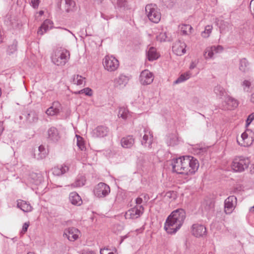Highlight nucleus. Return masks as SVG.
Returning <instances> with one entry per match:
<instances>
[{
	"label": "nucleus",
	"instance_id": "nucleus-47",
	"mask_svg": "<svg viewBox=\"0 0 254 254\" xmlns=\"http://www.w3.org/2000/svg\"><path fill=\"white\" fill-rule=\"evenodd\" d=\"M166 38L167 36L165 33H161L157 37L158 39L160 40V41H165Z\"/></svg>",
	"mask_w": 254,
	"mask_h": 254
},
{
	"label": "nucleus",
	"instance_id": "nucleus-18",
	"mask_svg": "<svg viewBox=\"0 0 254 254\" xmlns=\"http://www.w3.org/2000/svg\"><path fill=\"white\" fill-rule=\"evenodd\" d=\"M48 139L52 142H56L60 138L61 136L58 129L54 127H50L47 130Z\"/></svg>",
	"mask_w": 254,
	"mask_h": 254
},
{
	"label": "nucleus",
	"instance_id": "nucleus-20",
	"mask_svg": "<svg viewBox=\"0 0 254 254\" xmlns=\"http://www.w3.org/2000/svg\"><path fill=\"white\" fill-rule=\"evenodd\" d=\"M129 78L124 74H120L114 80L115 87L119 88H123L127 84Z\"/></svg>",
	"mask_w": 254,
	"mask_h": 254
},
{
	"label": "nucleus",
	"instance_id": "nucleus-1",
	"mask_svg": "<svg viewBox=\"0 0 254 254\" xmlns=\"http://www.w3.org/2000/svg\"><path fill=\"white\" fill-rule=\"evenodd\" d=\"M173 172L177 174L190 175L194 174L199 167L198 161L190 156H182L171 160Z\"/></svg>",
	"mask_w": 254,
	"mask_h": 254
},
{
	"label": "nucleus",
	"instance_id": "nucleus-54",
	"mask_svg": "<svg viewBox=\"0 0 254 254\" xmlns=\"http://www.w3.org/2000/svg\"><path fill=\"white\" fill-rule=\"evenodd\" d=\"M117 4L120 7L125 6L126 4L125 1L122 2V0H118Z\"/></svg>",
	"mask_w": 254,
	"mask_h": 254
},
{
	"label": "nucleus",
	"instance_id": "nucleus-51",
	"mask_svg": "<svg viewBox=\"0 0 254 254\" xmlns=\"http://www.w3.org/2000/svg\"><path fill=\"white\" fill-rule=\"evenodd\" d=\"M4 129V127L3 126V122L0 121V136L1 135Z\"/></svg>",
	"mask_w": 254,
	"mask_h": 254
},
{
	"label": "nucleus",
	"instance_id": "nucleus-7",
	"mask_svg": "<svg viewBox=\"0 0 254 254\" xmlns=\"http://www.w3.org/2000/svg\"><path fill=\"white\" fill-rule=\"evenodd\" d=\"M103 64L105 69L111 72L118 69L119 62L115 57L112 56H106L103 59Z\"/></svg>",
	"mask_w": 254,
	"mask_h": 254
},
{
	"label": "nucleus",
	"instance_id": "nucleus-32",
	"mask_svg": "<svg viewBox=\"0 0 254 254\" xmlns=\"http://www.w3.org/2000/svg\"><path fill=\"white\" fill-rule=\"evenodd\" d=\"M72 79V83L77 85H81L85 83V78L78 74L74 75Z\"/></svg>",
	"mask_w": 254,
	"mask_h": 254
},
{
	"label": "nucleus",
	"instance_id": "nucleus-44",
	"mask_svg": "<svg viewBox=\"0 0 254 254\" xmlns=\"http://www.w3.org/2000/svg\"><path fill=\"white\" fill-rule=\"evenodd\" d=\"M35 177H37V179L35 181L36 184H38L42 181V176L40 174L34 173L31 175V177L34 179Z\"/></svg>",
	"mask_w": 254,
	"mask_h": 254
},
{
	"label": "nucleus",
	"instance_id": "nucleus-28",
	"mask_svg": "<svg viewBox=\"0 0 254 254\" xmlns=\"http://www.w3.org/2000/svg\"><path fill=\"white\" fill-rule=\"evenodd\" d=\"M214 207V204L211 200H204L201 203V207L202 211L206 212L212 209Z\"/></svg>",
	"mask_w": 254,
	"mask_h": 254
},
{
	"label": "nucleus",
	"instance_id": "nucleus-15",
	"mask_svg": "<svg viewBox=\"0 0 254 254\" xmlns=\"http://www.w3.org/2000/svg\"><path fill=\"white\" fill-rule=\"evenodd\" d=\"M237 199L234 196H230L225 200V212L230 214L232 212L236 204Z\"/></svg>",
	"mask_w": 254,
	"mask_h": 254
},
{
	"label": "nucleus",
	"instance_id": "nucleus-4",
	"mask_svg": "<svg viewBox=\"0 0 254 254\" xmlns=\"http://www.w3.org/2000/svg\"><path fill=\"white\" fill-rule=\"evenodd\" d=\"M250 163L248 158L243 156H236L233 159L231 168L234 172H242L248 168Z\"/></svg>",
	"mask_w": 254,
	"mask_h": 254
},
{
	"label": "nucleus",
	"instance_id": "nucleus-16",
	"mask_svg": "<svg viewBox=\"0 0 254 254\" xmlns=\"http://www.w3.org/2000/svg\"><path fill=\"white\" fill-rule=\"evenodd\" d=\"M186 43L184 42L178 40L174 43L172 50L177 56H182L186 53Z\"/></svg>",
	"mask_w": 254,
	"mask_h": 254
},
{
	"label": "nucleus",
	"instance_id": "nucleus-56",
	"mask_svg": "<svg viewBox=\"0 0 254 254\" xmlns=\"http://www.w3.org/2000/svg\"><path fill=\"white\" fill-rule=\"evenodd\" d=\"M251 101L254 103V93L251 95Z\"/></svg>",
	"mask_w": 254,
	"mask_h": 254
},
{
	"label": "nucleus",
	"instance_id": "nucleus-19",
	"mask_svg": "<svg viewBox=\"0 0 254 254\" xmlns=\"http://www.w3.org/2000/svg\"><path fill=\"white\" fill-rule=\"evenodd\" d=\"M225 105H223V108L225 107V109L233 110L238 107L239 103L238 101L233 98V97L226 95L224 97Z\"/></svg>",
	"mask_w": 254,
	"mask_h": 254
},
{
	"label": "nucleus",
	"instance_id": "nucleus-36",
	"mask_svg": "<svg viewBox=\"0 0 254 254\" xmlns=\"http://www.w3.org/2000/svg\"><path fill=\"white\" fill-rule=\"evenodd\" d=\"M129 112L128 110L125 107H121L119 109L118 116L123 118V119H126L128 116Z\"/></svg>",
	"mask_w": 254,
	"mask_h": 254
},
{
	"label": "nucleus",
	"instance_id": "nucleus-62",
	"mask_svg": "<svg viewBox=\"0 0 254 254\" xmlns=\"http://www.w3.org/2000/svg\"><path fill=\"white\" fill-rule=\"evenodd\" d=\"M104 250H105V249H103V250H102V249H101V251H100V254H103V251H104Z\"/></svg>",
	"mask_w": 254,
	"mask_h": 254
},
{
	"label": "nucleus",
	"instance_id": "nucleus-5",
	"mask_svg": "<svg viewBox=\"0 0 254 254\" xmlns=\"http://www.w3.org/2000/svg\"><path fill=\"white\" fill-rule=\"evenodd\" d=\"M145 11L149 19L152 22L157 23L161 19V13L155 4H147Z\"/></svg>",
	"mask_w": 254,
	"mask_h": 254
},
{
	"label": "nucleus",
	"instance_id": "nucleus-37",
	"mask_svg": "<svg viewBox=\"0 0 254 254\" xmlns=\"http://www.w3.org/2000/svg\"><path fill=\"white\" fill-rule=\"evenodd\" d=\"M65 10L66 12L71 11L75 5V3L72 0H65Z\"/></svg>",
	"mask_w": 254,
	"mask_h": 254
},
{
	"label": "nucleus",
	"instance_id": "nucleus-41",
	"mask_svg": "<svg viewBox=\"0 0 254 254\" xmlns=\"http://www.w3.org/2000/svg\"><path fill=\"white\" fill-rule=\"evenodd\" d=\"M77 138V145L81 150H84L85 146L83 138L79 135H76Z\"/></svg>",
	"mask_w": 254,
	"mask_h": 254
},
{
	"label": "nucleus",
	"instance_id": "nucleus-3",
	"mask_svg": "<svg viewBox=\"0 0 254 254\" xmlns=\"http://www.w3.org/2000/svg\"><path fill=\"white\" fill-rule=\"evenodd\" d=\"M69 56V53L66 50H57L52 55V61L58 66H64L68 61Z\"/></svg>",
	"mask_w": 254,
	"mask_h": 254
},
{
	"label": "nucleus",
	"instance_id": "nucleus-58",
	"mask_svg": "<svg viewBox=\"0 0 254 254\" xmlns=\"http://www.w3.org/2000/svg\"><path fill=\"white\" fill-rule=\"evenodd\" d=\"M250 211L251 212H254V205L250 208Z\"/></svg>",
	"mask_w": 254,
	"mask_h": 254
},
{
	"label": "nucleus",
	"instance_id": "nucleus-63",
	"mask_svg": "<svg viewBox=\"0 0 254 254\" xmlns=\"http://www.w3.org/2000/svg\"><path fill=\"white\" fill-rule=\"evenodd\" d=\"M108 254H115L113 252H109Z\"/></svg>",
	"mask_w": 254,
	"mask_h": 254
},
{
	"label": "nucleus",
	"instance_id": "nucleus-43",
	"mask_svg": "<svg viewBox=\"0 0 254 254\" xmlns=\"http://www.w3.org/2000/svg\"><path fill=\"white\" fill-rule=\"evenodd\" d=\"M192 29V27L189 24H183L181 27V32L183 35L188 34L189 30Z\"/></svg>",
	"mask_w": 254,
	"mask_h": 254
},
{
	"label": "nucleus",
	"instance_id": "nucleus-24",
	"mask_svg": "<svg viewBox=\"0 0 254 254\" xmlns=\"http://www.w3.org/2000/svg\"><path fill=\"white\" fill-rule=\"evenodd\" d=\"M47 153L45 147L43 145H40L38 149L35 151L34 157L37 160H41L45 158Z\"/></svg>",
	"mask_w": 254,
	"mask_h": 254
},
{
	"label": "nucleus",
	"instance_id": "nucleus-12",
	"mask_svg": "<svg viewBox=\"0 0 254 254\" xmlns=\"http://www.w3.org/2000/svg\"><path fill=\"white\" fill-rule=\"evenodd\" d=\"M154 79L153 73L147 69L143 70L139 76V81L141 84L145 85L151 84Z\"/></svg>",
	"mask_w": 254,
	"mask_h": 254
},
{
	"label": "nucleus",
	"instance_id": "nucleus-40",
	"mask_svg": "<svg viewBox=\"0 0 254 254\" xmlns=\"http://www.w3.org/2000/svg\"><path fill=\"white\" fill-rule=\"evenodd\" d=\"M212 29V26L208 25L205 26V29L201 32V36L204 38H207L209 36Z\"/></svg>",
	"mask_w": 254,
	"mask_h": 254
},
{
	"label": "nucleus",
	"instance_id": "nucleus-50",
	"mask_svg": "<svg viewBox=\"0 0 254 254\" xmlns=\"http://www.w3.org/2000/svg\"><path fill=\"white\" fill-rule=\"evenodd\" d=\"M242 85L244 86V88L245 87L249 88L251 86V83L250 81L245 80L243 82Z\"/></svg>",
	"mask_w": 254,
	"mask_h": 254
},
{
	"label": "nucleus",
	"instance_id": "nucleus-48",
	"mask_svg": "<svg viewBox=\"0 0 254 254\" xmlns=\"http://www.w3.org/2000/svg\"><path fill=\"white\" fill-rule=\"evenodd\" d=\"M31 2L32 6L34 8H36L39 6L40 0H31Z\"/></svg>",
	"mask_w": 254,
	"mask_h": 254
},
{
	"label": "nucleus",
	"instance_id": "nucleus-45",
	"mask_svg": "<svg viewBox=\"0 0 254 254\" xmlns=\"http://www.w3.org/2000/svg\"><path fill=\"white\" fill-rule=\"evenodd\" d=\"M254 120V113L250 114L246 120V127L249 126Z\"/></svg>",
	"mask_w": 254,
	"mask_h": 254
},
{
	"label": "nucleus",
	"instance_id": "nucleus-8",
	"mask_svg": "<svg viewBox=\"0 0 254 254\" xmlns=\"http://www.w3.org/2000/svg\"><path fill=\"white\" fill-rule=\"evenodd\" d=\"M144 212L142 205H136L129 209L125 214L126 219H134L139 218Z\"/></svg>",
	"mask_w": 254,
	"mask_h": 254
},
{
	"label": "nucleus",
	"instance_id": "nucleus-25",
	"mask_svg": "<svg viewBox=\"0 0 254 254\" xmlns=\"http://www.w3.org/2000/svg\"><path fill=\"white\" fill-rule=\"evenodd\" d=\"M53 22L50 19L45 20L38 31V34L43 35L52 27Z\"/></svg>",
	"mask_w": 254,
	"mask_h": 254
},
{
	"label": "nucleus",
	"instance_id": "nucleus-27",
	"mask_svg": "<svg viewBox=\"0 0 254 254\" xmlns=\"http://www.w3.org/2000/svg\"><path fill=\"white\" fill-rule=\"evenodd\" d=\"M147 56L148 60L149 61H153L158 58L159 55L157 53L156 49L153 47H151L149 48L147 53Z\"/></svg>",
	"mask_w": 254,
	"mask_h": 254
},
{
	"label": "nucleus",
	"instance_id": "nucleus-38",
	"mask_svg": "<svg viewBox=\"0 0 254 254\" xmlns=\"http://www.w3.org/2000/svg\"><path fill=\"white\" fill-rule=\"evenodd\" d=\"M76 94H84L85 95L91 96L93 94V91L92 89L89 87L84 88V89L80 90L78 91L75 92Z\"/></svg>",
	"mask_w": 254,
	"mask_h": 254
},
{
	"label": "nucleus",
	"instance_id": "nucleus-42",
	"mask_svg": "<svg viewBox=\"0 0 254 254\" xmlns=\"http://www.w3.org/2000/svg\"><path fill=\"white\" fill-rule=\"evenodd\" d=\"M17 51V42H14L9 45L7 50V53L9 55L14 54Z\"/></svg>",
	"mask_w": 254,
	"mask_h": 254
},
{
	"label": "nucleus",
	"instance_id": "nucleus-30",
	"mask_svg": "<svg viewBox=\"0 0 254 254\" xmlns=\"http://www.w3.org/2000/svg\"><path fill=\"white\" fill-rule=\"evenodd\" d=\"M85 177L81 175L77 177L74 183L71 184V186L74 188L81 187L85 185Z\"/></svg>",
	"mask_w": 254,
	"mask_h": 254
},
{
	"label": "nucleus",
	"instance_id": "nucleus-26",
	"mask_svg": "<svg viewBox=\"0 0 254 254\" xmlns=\"http://www.w3.org/2000/svg\"><path fill=\"white\" fill-rule=\"evenodd\" d=\"M17 207L24 212H30L32 210V207L31 205L26 201L19 200L17 201Z\"/></svg>",
	"mask_w": 254,
	"mask_h": 254
},
{
	"label": "nucleus",
	"instance_id": "nucleus-13",
	"mask_svg": "<svg viewBox=\"0 0 254 254\" xmlns=\"http://www.w3.org/2000/svg\"><path fill=\"white\" fill-rule=\"evenodd\" d=\"M109 132L108 127L104 126H99L91 132L92 136L95 138H102L106 136Z\"/></svg>",
	"mask_w": 254,
	"mask_h": 254
},
{
	"label": "nucleus",
	"instance_id": "nucleus-6",
	"mask_svg": "<svg viewBox=\"0 0 254 254\" xmlns=\"http://www.w3.org/2000/svg\"><path fill=\"white\" fill-rule=\"evenodd\" d=\"M110 187L104 183H99L94 188L93 190L94 194L99 198H103L106 197L110 193Z\"/></svg>",
	"mask_w": 254,
	"mask_h": 254
},
{
	"label": "nucleus",
	"instance_id": "nucleus-33",
	"mask_svg": "<svg viewBox=\"0 0 254 254\" xmlns=\"http://www.w3.org/2000/svg\"><path fill=\"white\" fill-rule=\"evenodd\" d=\"M26 118L27 121L30 123H36L38 120L37 114L33 111H31L27 114Z\"/></svg>",
	"mask_w": 254,
	"mask_h": 254
},
{
	"label": "nucleus",
	"instance_id": "nucleus-35",
	"mask_svg": "<svg viewBox=\"0 0 254 254\" xmlns=\"http://www.w3.org/2000/svg\"><path fill=\"white\" fill-rule=\"evenodd\" d=\"M190 72H187L183 74H182L177 80L174 81V83L178 84L183 82L188 79L190 77Z\"/></svg>",
	"mask_w": 254,
	"mask_h": 254
},
{
	"label": "nucleus",
	"instance_id": "nucleus-14",
	"mask_svg": "<svg viewBox=\"0 0 254 254\" xmlns=\"http://www.w3.org/2000/svg\"><path fill=\"white\" fill-rule=\"evenodd\" d=\"M62 110V106L59 101H54L52 105L47 109L46 114L49 116H57Z\"/></svg>",
	"mask_w": 254,
	"mask_h": 254
},
{
	"label": "nucleus",
	"instance_id": "nucleus-31",
	"mask_svg": "<svg viewBox=\"0 0 254 254\" xmlns=\"http://www.w3.org/2000/svg\"><path fill=\"white\" fill-rule=\"evenodd\" d=\"M241 138L243 142H240L238 139L237 140V141L241 146H248L251 144V142H250L251 140L248 137V135L246 132H244L242 134Z\"/></svg>",
	"mask_w": 254,
	"mask_h": 254
},
{
	"label": "nucleus",
	"instance_id": "nucleus-52",
	"mask_svg": "<svg viewBox=\"0 0 254 254\" xmlns=\"http://www.w3.org/2000/svg\"><path fill=\"white\" fill-rule=\"evenodd\" d=\"M207 147H201L199 149V151L198 152V153H199V154H203L205 152H206L207 150Z\"/></svg>",
	"mask_w": 254,
	"mask_h": 254
},
{
	"label": "nucleus",
	"instance_id": "nucleus-21",
	"mask_svg": "<svg viewBox=\"0 0 254 254\" xmlns=\"http://www.w3.org/2000/svg\"><path fill=\"white\" fill-rule=\"evenodd\" d=\"M122 146L125 148H130L134 144V138L132 135H127L121 140Z\"/></svg>",
	"mask_w": 254,
	"mask_h": 254
},
{
	"label": "nucleus",
	"instance_id": "nucleus-49",
	"mask_svg": "<svg viewBox=\"0 0 254 254\" xmlns=\"http://www.w3.org/2000/svg\"><path fill=\"white\" fill-rule=\"evenodd\" d=\"M250 9L252 14L254 16V0H252L250 2Z\"/></svg>",
	"mask_w": 254,
	"mask_h": 254
},
{
	"label": "nucleus",
	"instance_id": "nucleus-17",
	"mask_svg": "<svg viewBox=\"0 0 254 254\" xmlns=\"http://www.w3.org/2000/svg\"><path fill=\"white\" fill-rule=\"evenodd\" d=\"M222 51V47L218 45L217 46H213L211 47H208L206 49L204 54V57L205 59L213 58V56L218 53H221Z\"/></svg>",
	"mask_w": 254,
	"mask_h": 254
},
{
	"label": "nucleus",
	"instance_id": "nucleus-29",
	"mask_svg": "<svg viewBox=\"0 0 254 254\" xmlns=\"http://www.w3.org/2000/svg\"><path fill=\"white\" fill-rule=\"evenodd\" d=\"M239 69L243 72H246L249 70V63L246 59L244 58L240 61Z\"/></svg>",
	"mask_w": 254,
	"mask_h": 254
},
{
	"label": "nucleus",
	"instance_id": "nucleus-22",
	"mask_svg": "<svg viewBox=\"0 0 254 254\" xmlns=\"http://www.w3.org/2000/svg\"><path fill=\"white\" fill-rule=\"evenodd\" d=\"M69 170V168L65 165L55 166L51 169V171L53 175L55 176H60Z\"/></svg>",
	"mask_w": 254,
	"mask_h": 254
},
{
	"label": "nucleus",
	"instance_id": "nucleus-2",
	"mask_svg": "<svg viewBox=\"0 0 254 254\" xmlns=\"http://www.w3.org/2000/svg\"><path fill=\"white\" fill-rule=\"evenodd\" d=\"M186 217V212L183 209L173 211L167 218L164 225L167 233L175 234L182 226Z\"/></svg>",
	"mask_w": 254,
	"mask_h": 254
},
{
	"label": "nucleus",
	"instance_id": "nucleus-55",
	"mask_svg": "<svg viewBox=\"0 0 254 254\" xmlns=\"http://www.w3.org/2000/svg\"><path fill=\"white\" fill-rule=\"evenodd\" d=\"M95 4H99L102 2L103 0H93Z\"/></svg>",
	"mask_w": 254,
	"mask_h": 254
},
{
	"label": "nucleus",
	"instance_id": "nucleus-46",
	"mask_svg": "<svg viewBox=\"0 0 254 254\" xmlns=\"http://www.w3.org/2000/svg\"><path fill=\"white\" fill-rule=\"evenodd\" d=\"M29 226V222H25L24 223L22 226V229L21 231V233L23 234H24L26 233V232L27 231L28 228Z\"/></svg>",
	"mask_w": 254,
	"mask_h": 254
},
{
	"label": "nucleus",
	"instance_id": "nucleus-60",
	"mask_svg": "<svg viewBox=\"0 0 254 254\" xmlns=\"http://www.w3.org/2000/svg\"><path fill=\"white\" fill-rule=\"evenodd\" d=\"M43 14H44V11H43L41 10V11H39V14L40 15H42Z\"/></svg>",
	"mask_w": 254,
	"mask_h": 254
},
{
	"label": "nucleus",
	"instance_id": "nucleus-9",
	"mask_svg": "<svg viewBox=\"0 0 254 254\" xmlns=\"http://www.w3.org/2000/svg\"><path fill=\"white\" fill-rule=\"evenodd\" d=\"M143 132L144 134L142 139L141 140V144L144 147L151 149L153 141V135L147 127L143 128Z\"/></svg>",
	"mask_w": 254,
	"mask_h": 254
},
{
	"label": "nucleus",
	"instance_id": "nucleus-10",
	"mask_svg": "<svg viewBox=\"0 0 254 254\" xmlns=\"http://www.w3.org/2000/svg\"><path fill=\"white\" fill-rule=\"evenodd\" d=\"M80 235L78 229L74 227H70L64 230L63 237L66 238L69 241L74 242L77 240Z\"/></svg>",
	"mask_w": 254,
	"mask_h": 254
},
{
	"label": "nucleus",
	"instance_id": "nucleus-57",
	"mask_svg": "<svg viewBox=\"0 0 254 254\" xmlns=\"http://www.w3.org/2000/svg\"><path fill=\"white\" fill-rule=\"evenodd\" d=\"M82 254H95L92 252H84V253H82Z\"/></svg>",
	"mask_w": 254,
	"mask_h": 254
},
{
	"label": "nucleus",
	"instance_id": "nucleus-64",
	"mask_svg": "<svg viewBox=\"0 0 254 254\" xmlns=\"http://www.w3.org/2000/svg\"><path fill=\"white\" fill-rule=\"evenodd\" d=\"M33 254V253H28V254Z\"/></svg>",
	"mask_w": 254,
	"mask_h": 254
},
{
	"label": "nucleus",
	"instance_id": "nucleus-23",
	"mask_svg": "<svg viewBox=\"0 0 254 254\" xmlns=\"http://www.w3.org/2000/svg\"><path fill=\"white\" fill-rule=\"evenodd\" d=\"M69 199L70 202L74 205L79 206L82 203L80 196L76 192H72L70 193Z\"/></svg>",
	"mask_w": 254,
	"mask_h": 254
},
{
	"label": "nucleus",
	"instance_id": "nucleus-39",
	"mask_svg": "<svg viewBox=\"0 0 254 254\" xmlns=\"http://www.w3.org/2000/svg\"><path fill=\"white\" fill-rule=\"evenodd\" d=\"M213 91L218 98H222V87L221 84H217L216 86H215L214 88Z\"/></svg>",
	"mask_w": 254,
	"mask_h": 254
},
{
	"label": "nucleus",
	"instance_id": "nucleus-53",
	"mask_svg": "<svg viewBox=\"0 0 254 254\" xmlns=\"http://www.w3.org/2000/svg\"><path fill=\"white\" fill-rule=\"evenodd\" d=\"M142 201L143 200L141 197H137L135 200L137 205H141L140 204L142 203Z\"/></svg>",
	"mask_w": 254,
	"mask_h": 254
},
{
	"label": "nucleus",
	"instance_id": "nucleus-59",
	"mask_svg": "<svg viewBox=\"0 0 254 254\" xmlns=\"http://www.w3.org/2000/svg\"><path fill=\"white\" fill-rule=\"evenodd\" d=\"M195 67V65L193 64V63H192L190 66V69H193Z\"/></svg>",
	"mask_w": 254,
	"mask_h": 254
},
{
	"label": "nucleus",
	"instance_id": "nucleus-11",
	"mask_svg": "<svg viewBox=\"0 0 254 254\" xmlns=\"http://www.w3.org/2000/svg\"><path fill=\"white\" fill-rule=\"evenodd\" d=\"M191 233L195 237H203L207 234L206 227L199 223L193 224L191 227Z\"/></svg>",
	"mask_w": 254,
	"mask_h": 254
},
{
	"label": "nucleus",
	"instance_id": "nucleus-34",
	"mask_svg": "<svg viewBox=\"0 0 254 254\" xmlns=\"http://www.w3.org/2000/svg\"><path fill=\"white\" fill-rule=\"evenodd\" d=\"M178 137L175 134H170L167 136V143L168 145L174 146L178 142Z\"/></svg>",
	"mask_w": 254,
	"mask_h": 254
},
{
	"label": "nucleus",
	"instance_id": "nucleus-61",
	"mask_svg": "<svg viewBox=\"0 0 254 254\" xmlns=\"http://www.w3.org/2000/svg\"><path fill=\"white\" fill-rule=\"evenodd\" d=\"M126 238V236H125V237H124V238L122 239V240H121V242H120V244H121L123 242L124 239L125 238Z\"/></svg>",
	"mask_w": 254,
	"mask_h": 254
}]
</instances>
